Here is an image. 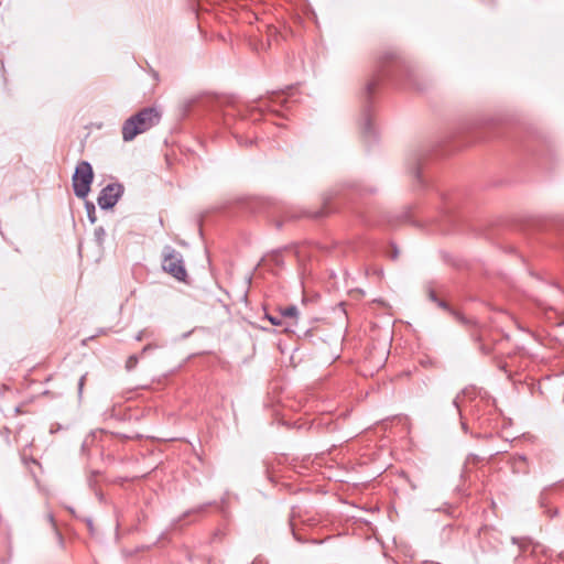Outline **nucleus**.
<instances>
[{
    "label": "nucleus",
    "mask_w": 564,
    "mask_h": 564,
    "mask_svg": "<svg viewBox=\"0 0 564 564\" xmlns=\"http://www.w3.org/2000/svg\"><path fill=\"white\" fill-rule=\"evenodd\" d=\"M15 412H17L18 414L22 413V411H21V409H20L19 406H18V408H15Z\"/></svg>",
    "instance_id": "6ab92c4d"
},
{
    "label": "nucleus",
    "mask_w": 564,
    "mask_h": 564,
    "mask_svg": "<svg viewBox=\"0 0 564 564\" xmlns=\"http://www.w3.org/2000/svg\"><path fill=\"white\" fill-rule=\"evenodd\" d=\"M235 112H236V106L235 105H228L226 107V110L224 112V116L227 117V116H235Z\"/></svg>",
    "instance_id": "4468645a"
},
{
    "label": "nucleus",
    "mask_w": 564,
    "mask_h": 564,
    "mask_svg": "<svg viewBox=\"0 0 564 564\" xmlns=\"http://www.w3.org/2000/svg\"><path fill=\"white\" fill-rule=\"evenodd\" d=\"M162 270L178 282H187L183 256L171 246H165L162 250Z\"/></svg>",
    "instance_id": "20e7f679"
},
{
    "label": "nucleus",
    "mask_w": 564,
    "mask_h": 564,
    "mask_svg": "<svg viewBox=\"0 0 564 564\" xmlns=\"http://www.w3.org/2000/svg\"><path fill=\"white\" fill-rule=\"evenodd\" d=\"M516 463L524 464L525 463V458L523 456H519L518 458H516Z\"/></svg>",
    "instance_id": "f3484780"
},
{
    "label": "nucleus",
    "mask_w": 564,
    "mask_h": 564,
    "mask_svg": "<svg viewBox=\"0 0 564 564\" xmlns=\"http://www.w3.org/2000/svg\"><path fill=\"white\" fill-rule=\"evenodd\" d=\"M87 208L88 210L91 209L93 212L95 210V206L93 204H87Z\"/></svg>",
    "instance_id": "a211bd4d"
},
{
    "label": "nucleus",
    "mask_w": 564,
    "mask_h": 564,
    "mask_svg": "<svg viewBox=\"0 0 564 564\" xmlns=\"http://www.w3.org/2000/svg\"><path fill=\"white\" fill-rule=\"evenodd\" d=\"M161 113L153 107L143 108L127 119L122 126V138L124 141H132L160 122Z\"/></svg>",
    "instance_id": "f03ea898"
},
{
    "label": "nucleus",
    "mask_w": 564,
    "mask_h": 564,
    "mask_svg": "<svg viewBox=\"0 0 564 564\" xmlns=\"http://www.w3.org/2000/svg\"><path fill=\"white\" fill-rule=\"evenodd\" d=\"M140 357H141V356H138V355H131V356H129V358H128V359H127V361H126V369H127L128 371L133 370V369L137 367V365H138V362H139Z\"/></svg>",
    "instance_id": "6e6552de"
},
{
    "label": "nucleus",
    "mask_w": 564,
    "mask_h": 564,
    "mask_svg": "<svg viewBox=\"0 0 564 564\" xmlns=\"http://www.w3.org/2000/svg\"><path fill=\"white\" fill-rule=\"evenodd\" d=\"M159 348V345L158 344H154V343H151V344H148L145 345L142 350H141V354L140 356L143 357L145 354L152 351V350H155Z\"/></svg>",
    "instance_id": "9d476101"
},
{
    "label": "nucleus",
    "mask_w": 564,
    "mask_h": 564,
    "mask_svg": "<svg viewBox=\"0 0 564 564\" xmlns=\"http://www.w3.org/2000/svg\"><path fill=\"white\" fill-rule=\"evenodd\" d=\"M454 404H455L456 408H458V403H457L456 399L454 400Z\"/></svg>",
    "instance_id": "aec40b11"
},
{
    "label": "nucleus",
    "mask_w": 564,
    "mask_h": 564,
    "mask_svg": "<svg viewBox=\"0 0 564 564\" xmlns=\"http://www.w3.org/2000/svg\"><path fill=\"white\" fill-rule=\"evenodd\" d=\"M269 321H270L273 325H281V321H280L278 317L270 316V317H269Z\"/></svg>",
    "instance_id": "dca6fc26"
},
{
    "label": "nucleus",
    "mask_w": 564,
    "mask_h": 564,
    "mask_svg": "<svg viewBox=\"0 0 564 564\" xmlns=\"http://www.w3.org/2000/svg\"><path fill=\"white\" fill-rule=\"evenodd\" d=\"M206 507H207V505H202V506H199V507H197V508H195V509H192V510L187 511L186 513H184V517H187V516H189V514H198V513H202V512H204V511H205Z\"/></svg>",
    "instance_id": "9b49d317"
},
{
    "label": "nucleus",
    "mask_w": 564,
    "mask_h": 564,
    "mask_svg": "<svg viewBox=\"0 0 564 564\" xmlns=\"http://www.w3.org/2000/svg\"><path fill=\"white\" fill-rule=\"evenodd\" d=\"M123 194V186L119 183H111L104 187L98 196V205L101 209L112 208L121 195Z\"/></svg>",
    "instance_id": "423d86ee"
},
{
    "label": "nucleus",
    "mask_w": 564,
    "mask_h": 564,
    "mask_svg": "<svg viewBox=\"0 0 564 564\" xmlns=\"http://www.w3.org/2000/svg\"><path fill=\"white\" fill-rule=\"evenodd\" d=\"M397 256H398V252H397V251H394V252H393V258H397Z\"/></svg>",
    "instance_id": "412c9836"
},
{
    "label": "nucleus",
    "mask_w": 564,
    "mask_h": 564,
    "mask_svg": "<svg viewBox=\"0 0 564 564\" xmlns=\"http://www.w3.org/2000/svg\"><path fill=\"white\" fill-rule=\"evenodd\" d=\"M94 180V172L90 163L82 161L77 164L73 175V189L78 198H86Z\"/></svg>",
    "instance_id": "39448f33"
},
{
    "label": "nucleus",
    "mask_w": 564,
    "mask_h": 564,
    "mask_svg": "<svg viewBox=\"0 0 564 564\" xmlns=\"http://www.w3.org/2000/svg\"><path fill=\"white\" fill-rule=\"evenodd\" d=\"M152 335H153V333H152V332H150V330H148V329H142V330H140V332L137 334V336H135V340H137V341H141V340H143L144 338H149V337H151Z\"/></svg>",
    "instance_id": "1a4fd4ad"
},
{
    "label": "nucleus",
    "mask_w": 564,
    "mask_h": 564,
    "mask_svg": "<svg viewBox=\"0 0 564 564\" xmlns=\"http://www.w3.org/2000/svg\"><path fill=\"white\" fill-rule=\"evenodd\" d=\"M405 70L406 65L403 59H401L394 53H386L381 56L378 63L376 74L366 86L367 94H372L377 86L384 79L394 80L398 78L399 74Z\"/></svg>",
    "instance_id": "f257e3e1"
},
{
    "label": "nucleus",
    "mask_w": 564,
    "mask_h": 564,
    "mask_svg": "<svg viewBox=\"0 0 564 564\" xmlns=\"http://www.w3.org/2000/svg\"><path fill=\"white\" fill-rule=\"evenodd\" d=\"M86 378H87V373L83 375L79 379V382H78V394L82 395L83 393V389H84V386H85V382H86Z\"/></svg>",
    "instance_id": "ddd939ff"
},
{
    "label": "nucleus",
    "mask_w": 564,
    "mask_h": 564,
    "mask_svg": "<svg viewBox=\"0 0 564 564\" xmlns=\"http://www.w3.org/2000/svg\"><path fill=\"white\" fill-rule=\"evenodd\" d=\"M291 100L285 96L284 91L272 93L265 98H261L253 106H249L246 112L237 110L239 115L250 120L257 121L265 112L281 113L282 109L290 108Z\"/></svg>",
    "instance_id": "7ed1b4c3"
},
{
    "label": "nucleus",
    "mask_w": 564,
    "mask_h": 564,
    "mask_svg": "<svg viewBox=\"0 0 564 564\" xmlns=\"http://www.w3.org/2000/svg\"><path fill=\"white\" fill-rule=\"evenodd\" d=\"M299 311L296 306H288L282 310L281 315L282 317H289V318H295L297 317Z\"/></svg>",
    "instance_id": "0eeeda50"
},
{
    "label": "nucleus",
    "mask_w": 564,
    "mask_h": 564,
    "mask_svg": "<svg viewBox=\"0 0 564 564\" xmlns=\"http://www.w3.org/2000/svg\"><path fill=\"white\" fill-rule=\"evenodd\" d=\"M430 299L432 301L436 302L438 304V306H441L443 308H446V303L443 302V301L437 300L436 294L433 291L430 292Z\"/></svg>",
    "instance_id": "f8f14e48"
},
{
    "label": "nucleus",
    "mask_w": 564,
    "mask_h": 564,
    "mask_svg": "<svg viewBox=\"0 0 564 564\" xmlns=\"http://www.w3.org/2000/svg\"><path fill=\"white\" fill-rule=\"evenodd\" d=\"M364 130H365V132H370V130H371V121L368 116L365 119Z\"/></svg>",
    "instance_id": "2eb2a0df"
}]
</instances>
